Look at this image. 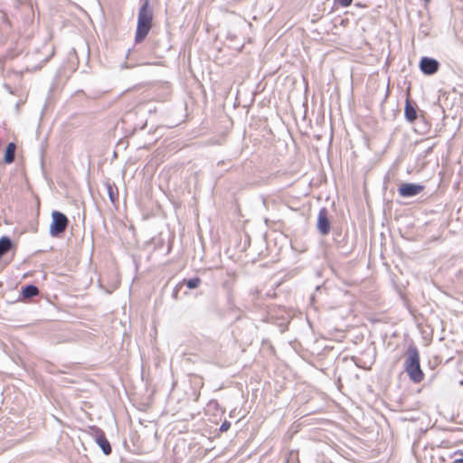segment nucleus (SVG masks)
I'll return each mask as SVG.
<instances>
[{"label": "nucleus", "mask_w": 463, "mask_h": 463, "mask_svg": "<svg viewBox=\"0 0 463 463\" xmlns=\"http://www.w3.org/2000/svg\"><path fill=\"white\" fill-rule=\"evenodd\" d=\"M153 16L154 13L150 0H141L135 33V45L133 48L128 50L127 58H129L137 52L136 46L141 43L148 35L153 25Z\"/></svg>", "instance_id": "1"}, {"label": "nucleus", "mask_w": 463, "mask_h": 463, "mask_svg": "<svg viewBox=\"0 0 463 463\" xmlns=\"http://www.w3.org/2000/svg\"><path fill=\"white\" fill-rule=\"evenodd\" d=\"M404 370L410 380L414 383H420L424 379V373L420 368V353L417 346L413 344L407 346Z\"/></svg>", "instance_id": "2"}, {"label": "nucleus", "mask_w": 463, "mask_h": 463, "mask_svg": "<svg viewBox=\"0 0 463 463\" xmlns=\"http://www.w3.org/2000/svg\"><path fill=\"white\" fill-rule=\"evenodd\" d=\"M334 242L338 252L347 257L354 250L356 245V236H350L347 229L344 230L343 227L333 228Z\"/></svg>", "instance_id": "3"}, {"label": "nucleus", "mask_w": 463, "mask_h": 463, "mask_svg": "<svg viewBox=\"0 0 463 463\" xmlns=\"http://www.w3.org/2000/svg\"><path fill=\"white\" fill-rule=\"evenodd\" d=\"M51 216L49 233L52 237H60L66 231L70 221L63 213L57 210L52 211Z\"/></svg>", "instance_id": "4"}, {"label": "nucleus", "mask_w": 463, "mask_h": 463, "mask_svg": "<svg viewBox=\"0 0 463 463\" xmlns=\"http://www.w3.org/2000/svg\"><path fill=\"white\" fill-rule=\"evenodd\" d=\"M90 434L96 444L100 448L104 455H110L112 452L111 445L107 439L105 432L97 426L90 427Z\"/></svg>", "instance_id": "5"}, {"label": "nucleus", "mask_w": 463, "mask_h": 463, "mask_svg": "<svg viewBox=\"0 0 463 463\" xmlns=\"http://www.w3.org/2000/svg\"><path fill=\"white\" fill-rule=\"evenodd\" d=\"M439 66L440 64L438 60L428 56L421 57L419 62L420 71L428 76L435 74L439 71Z\"/></svg>", "instance_id": "6"}, {"label": "nucleus", "mask_w": 463, "mask_h": 463, "mask_svg": "<svg viewBox=\"0 0 463 463\" xmlns=\"http://www.w3.org/2000/svg\"><path fill=\"white\" fill-rule=\"evenodd\" d=\"M424 190V185L415 183H402L398 193L401 197L410 198L418 195Z\"/></svg>", "instance_id": "7"}, {"label": "nucleus", "mask_w": 463, "mask_h": 463, "mask_svg": "<svg viewBox=\"0 0 463 463\" xmlns=\"http://www.w3.org/2000/svg\"><path fill=\"white\" fill-rule=\"evenodd\" d=\"M317 228L318 232L323 236L327 235L330 232L331 222L328 217V210L326 207H322L319 210L317 220Z\"/></svg>", "instance_id": "8"}, {"label": "nucleus", "mask_w": 463, "mask_h": 463, "mask_svg": "<svg viewBox=\"0 0 463 463\" xmlns=\"http://www.w3.org/2000/svg\"><path fill=\"white\" fill-rule=\"evenodd\" d=\"M418 117L417 105L407 97L404 105V118L407 122L413 123Z\"/></svg>", "instance_id": "9"}, {"label": "nucleus", "mask_w": 463, "mask_h": 463, "mask_svg": "<svg viewBox=\"0 0 463 463\" xmlns=\"http://www.w3.org/2000/svg\"><path fill=\"white\" fill-rule=\"evenodd\" d=\"M16 144L14 142H9L5 149L3 157V163L5 165H11L15 159Z\"/></svg>", "instance_id": "10"}, {"label": "nucleus", "mask_w": 463, "mask_h": 463, "mask_svg": "<svg viewBox=\"0 0 463 463\" xmlns=\"http://www.w3.org/2000/svg\"><path fill=\"white\" fill-rule=\"evenodd\" d=\"M14 248L15 245L9 236H2L0 238V260L5 254Z\"/></svg>", "instance_id": "11"}, {"label": "nucleus", "mask_w": 463, "mask_h": 463, "mask_svg": "<svg viewBox=\"0 0 463 463\" xmlns=\"http://www.w3.org/2000/svg\"><path fill=\"white\" fill-rule=\"evenodd\" d=\"M39 294V288L34 284H27L21 288V296L24 298H31Z\"/></svg>", "instance_id": "12"}, {"label": "nucleus", "mask_w": 463, "mask_h": 463, "mask_svg": "<svg viewBox=\"0 0 463 463\" xmlns=\"http://www.w3.org/2000/svg\"><path fill=\"white\" fill-rule=\"evenodd\" d=\"M109 198L112 203H115L118 200V188L115 184H110L109 182L105 184Z\"/></svg>", "instance_id": "13"}, {"label": "nucleus", "mask_w": 463, "mask_h": 463, "mask_svg": "<svg viewBox=\"0 0 463 463\" xmlns=\"http://www.w3.org/2000/svg\"><path fill=\"white\" fill-rule=\"evenodd\" d=\"M202 280L199 277H194L188 279H184L181 283H183V286H186L189 289H194L199 287Z\"/></svg>", "instance_id": "14"}, {"label": "nucleus", "mask_w": 463, "mask_h": 463, "mask_svg": "<svg viewBox=\"0 0 463 463\" xmlns=\"http://www.w3.org/2000/svg\"><path fill=\"white\" fill-rule=\"evenodd\" d=\"M0 22H2L3 25L5 26L6 28H11V21L9 20L6 13H0Z\"/></svg>", "instance_id": "15"}, {"label": "nucleus", "mask_w": 463, "mask_h": 463, "mask_svg": "<svg viewBox=\"0 0 463 463\" xmlns=\"http://www.w3.org/2000/svg\"><path fill=\"white\" fill-rule=\"evenodd\" d=\"M433 147H434V144L425 146L419 156L422 157V158L427 157L432 152Z\"/></svg>", "instance_id": "16"}, {"label": "nucleus", "mask_w": 463, "mask_h": 463, "mask_svg": "<svg viewBox=\"0 0 463 463\" xmlns=\"http://www.w3.org/2000/svg\"><path fill=\"white\" fill-rule=\"evenodd\" d=\"M183 283L179 282L173 289L172 298L175 300L179 298V292L183 288Z\"/></svg>", "instance_id": "17"}, {"label": "nucleus", "mask_w": 463, "mask_h": 463, "mask_svg": "<svg viewBox=\"0 0 463 463\" xmlns=\"http://www.w3.org/2000/svg\"><path fill=\"white\" fill-rule=\"evenodd\" d=\"M231 427V422L227 420H223L219 428L220 432L227 431Z\"/></svg>", "instance_id": "18"}, {"label": "nucleus", "mask_w": 463, "mask_h": 463, "mask_svg": "<svg viewBox=\"0 0 463 463\" xmlns=\"http://www.w3.org/2000/svg\"><path fill=\"white\" fill-rule=\"evenodd\" d=\"M335 3L338 4L342 7H348L352 5L353 0H335Z\"/></svg>", "instance_id": "19"}, {"label": "nucleus", "mask_w": 463, "mask_h": 463, "mask_svg": "<svg viewBox=\"0 0 463 463\" xmlns=\"http://www.w3.org/2000/svg\"><path fill=\"white\" fill-rule=\"evenodd\" d=\"M452 463H463V457L455 458Z\"/></svg>", "instance_id": "20"}, {"label": "nucleus", "mask_w": 463, "mask_h": 463, "mask_svg": "<svg viewBox=\"0 0 463 463\" xmlns=\"http://www.w3.org/2000/svg\"><path fill=\"white\" fill-rule=\"evenodd\" d=\"M457 455H461V456H463V450H461V449H458V450H456V451L454 452V456H457Z\"/></svg>", "instance_id": "21"}, {"label": "nucleus", "mask_w": 463, "mask_h": 463, "mask_svg": "<svg viewBox=\"0 0 463 463\" xmlns=\"http://www.w3.org/2000/svg\"><path fill=\"white\" fill-rule=\"evenodd\" d=\"M424 2V6L426 7L427 5L430 3V0H422Z\"/></svg>", "instance_id": "22"}, {"label": "nucleus", "mask_w": 463, "mask_h": 463, "mask_svg": "<svg viewBox=\"0 0 463 463\" xmlns=\"http://www.w3.org/2000/svg\"><path fill=\"white\" fill-rule=\"evenodd\" d=\"M146 122H145V123L140 127V129H141V130H142V129H144V128H146Z\"/></svg>", "instance_id": "23"}]
</instances>
